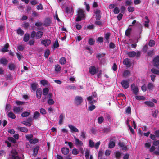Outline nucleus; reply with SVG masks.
Segmentation results:
<instances>
[{"label":"nucleus","mask_w":159,"mask_h":159,"mask_svg":"<svg viewBox=\"0 0 159 159\" xmlns=\"http://www.w3.org/2000/svg\"><path fill=\"white\" fill-rule=\"evenodd\" d=\"M89 43L90 45H93L94 43V41L92 39H89Z\"/></svg>","instance_id":"62"},{"label":"nucleus","mask_w":159,"mask_h":159,"mask_svg":"<svg viewBox=\"0 0 159 159\" xmlns=\"http://www.w3.org/2000/svg\"><path fill=\"white\" fill-rule=\"evenodd\" d=\"M10 156L11 159H20L18 157L17 152L15 149H12L11 152Z\"/></svg>","instance_id":"3"},{"label":"nucleus","mask_w":159,"mask_h":159,"mask_svg":"<svg viewBox=\"0 0 159 159\" xmlns=\"http://www.w3.org/2000/svg\"><path fill=\"white\" fill-rule=\"evenodd\" d=\"M154 87V86L153 84L149 83H148L147 88L149 90H152Z\"/></svg>","instance_id":"29"},{"label":"nucleus","mask_w":159,"mask_h":159,"mask_svg":"<svg viewBox=\"0 0 159 159\" xmlns=\"http://www.w3.org/2000/svg\"><path fill=\"white\" fill-rule=\"evenodd\" d=\"M85 18V15L84 11L81 9L79 10L78 11L77 17L76 20L77 21H79L84 20Z\"/></svg>","instance_id":"1"},{"label":"nucleus","mask_w":159,"mask_h":159,"mask_svg":"<svg viewBox=\"0 0 159 159\" xmlns=\"http://www.w3.org/2000/svg\"><path fill=\"white\" fill-rule=\"evenodd\" d=\"M130 74V72L128 70H125L123 73V76L125 77L128 76Z\"/></svg>","instance_id":"38"},{"label":"nucleus","mask_w":159,"mask_h":159,"mask_svg":"<svg viewBox=\"0 0 159 159\" xmlns=\"http://www.w3.org/2000/svg\"><path fill=\"white\" fill-rule=\"evenodd\" d=\"M131 89L134 94L137 95L138 94L139 91L138 87L134 84H131Z\"/></svg>","instance_id":"4"},{"label":"nucleus","mask_w":159,"mask_h":159,"mask_svg":"<svg viewBox=\"0 0 159 159\" xmlns=\"http://www.w3.org/2000/svg\"><path fill=\"white\" fill-rule=\"evenodd\" d=\"M40 114L37 111H35L34 114L33 118L34 119H37L39 117Z\"/></svg>","instance_id":"32"},{"label":"nucleus","mask_w":159,"mask_h":159,"mask_svg":"<svg viewBox=\"0 0 159 159\" xmlns=\"http://www.w3.org/2000/svg\"><path fill=\"white\" fill-rule=\"evenodd\" d=\"M75 102L77 105H80L82 102V98L81 96H76L75 98Z\"/></svg>","instance_id":"9"},{"label":"nucleus","mask_w":159,"mask_h":159,"mask_svg":"<svg viewBox=\"0 0 159 159\" xmlns=\"http://www.w3.org/2000/svg\"><path fill=\"white\" fill-rule=\"evenodd\" d=\"M123 64L125 65L127 67H130L131 66V63L129 59L126 58L124 60Z\"/></svg>","instance_id":"15"},{"label":"nucleus","mask_w":159,"mask_h":159,"mask_svg":"<svg viewBox=\"0 0 159 159\" xmlns=\"http://www.w3.org/2000/svg\"><path fill=\"white\" fill-rule=\"evenodd\" d=\"M144 103L145 104L151 107H152L154 105V104L150 101H145Z\"/></svg>","instance_id":"28"},{"label":"nucleus","mask_w":159,"mask_h":159,"mask_svg":"<svg viewBox=\"0 0 159 159\" xmlns=\"http://www.w3.org/2000/svg\"><path fill=\"white\" fill-rule=\"evenodd\" d=\"M113 12L115 14H118L120 12L119 8L118 7H116L114 9Z\"/></svg>","instance_id":"51"},{"label":"nucleus","mask_w":159,"mask_h":159,"mask_svg":"<svg viewBox=\"0 0 159 159\" xmlns=\"http://www.w3.org/2000/svg\"><path fill=\"white\" fill-rule=\"evenodd\" d=\"M36 97L38 99H40L41 97L42 90L40 88L38 89L36 92Z\"/></svg>","instance_id":"16"},{"label":"nucleus","mask_w":159,"mask_h":159,"mask_svg":"<svg viewBox=\"0 0 159 159\" xmlns=\"http://www.w3.org/2000/svg\"><path fill=\"white\" fill-rule=\"evenodd\" d=\"M79 152L77 149L76 148H74L72 151V153L74 155H77L78 153Z\"/></svg>","instance_id":"60"},{"label":"nucleus","mask_w":159,"mask_h":159,"mask_svg":"<svg viewBox=\"0 0 159 159\" xmlns=\"http://www.w3.org/2000/svg\"><path fill=\"white\" fill-rule=\"evenodd\" d=\"M130 123L132 124L134 128L136 129V125L135 121L133 120L132 118H129V119H128L127 120V124L129 128L131 133L134 134V130L132 128L130 125Z\"/></svg>","instance_id":"2"},{"label":"nucleus","mask_w":159,"mask_h":159,"mask_svg":"<svg viewBox=\"0 0 159 159\" xmlns=\"http://www.w3.org/2000/svg\"><path fill=\"white\" fill-rule=\"evenodd\" d=\"M104 120L103 117L101 116L98 118V122L99 123H102Z\"/></svg>","instance_id":"55"},{"label":"nucleus","mask_w":159,"mask_h":159,"mask_svg":"<svg viewBox=\"0 0 159 159\" xmlns=\"http://www.w3.org/2000/svg\"><path fill=\"white\" fill-rule=\"evenodd\" d=\"M51 23V20L50 18H46L44 22V24L46 26H49Z\"/></svg>","instance_id":"19"},{"label":"nucleus","mask_w":159,"mask_h":159,"mask_svg":"<svg viewBox=\"0 0 159 159\" xmlns=\"http://www.w3.org/2000/svg\"><path fill=\"white\" fill-rule=\"evenodd\" d=\"M9 45L8 43H7L4 45L3 48H2L1 50V52H5L7 51H8V48L9 47Z\"/></svg>","instance_id":"18"},{"label":"nucleus","mask_w":159,"mask_h":159,"mask_svg":"<svg viewBox=\"0 0 159 159\" xmlns=\"http://www.w3.org/2000/svg\"><path fill=\"white\" fill-rule=\"evenodd\" d=\"M41 84L43 86H45L48 84V81L46 80H42L40 81Z\"/></svg>","instance_id":"47"},{"label":"nucleus","mask_w":159,"mask_h":159,"mask_svg":"<svg viewBox=\"0 0 159 159\" xmlns=\"http://www.w3.org/2000/svg\"><path fill=\"white\" fill-rule=\"evenodd\" d=\"M15 67V65L13 64H10L9 65V68L11 70L14 69Z\"/></svg>","instance_id":"52"},{"label":"nucleus","mask_w":159,"mask_h":159,"mask_svg":"<svg viewBox=\"0 0 159 159\" xmlns=\"http://www.w3.org/2000/svg\"><path fill=\"white\" fill-rule=\"evenodd\" d=\"M50 50L48 49L45 52V54H44L45 57L46 58H48V56L50 54Z\"/></svg>","instance_id":"48"},{"label":"nucleus","mask_w":159,"mask_h":159,"mask_svg":"<svg viewBox=\"0 0 159 159\" xmlns=\"http://www.w3.org/2000/svg\"><path fill=\"white\" fill-rule=\"evenodd\" d=\"M8 116L9 117L13 119H15L16 118L15 115L11 112H8Z\"/></svg>","instance_id":"31"},{"label":"nucleus","mask_w":159,"mask_h":159,"mask_svg":"<svg viewBox=\"0 0 159 159\" xmlns=\"http://www.w3.org/2000/svg\"><path fill=\"white\" fill-rule=\"evenodd\" d=\"M136 53L134 51L130 52L128 53L129 57H133L136 56Z\"/></svg>","instance_id":"36"},{"label":"nucleus","mask_w":159,"mask_h":159,"mask_svg":"<svg viewBox=\"0 0 159 159\" xmlns=\"http://www.w3.org/2000/svg\"><path fill=\"white\" fill-rule=\"evenodd\" d=\"M151 71L153 73L157 74L159 75V70H157L155 68H152L151 69Z\"/></svg>","instance_id":"45"},{"label":"nucleus","mask_w":159,"mask_h":159,"mask_svg":"<svg viewBox=\"0 0 159 159\" xmlns=\"http://www.w3.org/2000/svg\"><path fill=\"white\" fill-rule=\"evenodd\" d=\"M126 112L128 114H130L131 113V109L130 107H128L126 110Z\"/></svg>","instance_id":"61"},{"label":"nucleus","mask_w":159,"mask_h":159,"mask_svg":"<svg viewBox=\"0 0 159 159\" xmlns=\"http://www.w3.org/2000/svg\"><path fill=\"white\" fill-rule=\"evenodd\" d=\"M29 35L28 34H25L23 38V40L25 42H27L29 39Z\"/></svg>","instance_id":"35"},{"label":"nucleus","mask_w":159,"mask_h":159,"mask_svg":"<svg viewBox=\"0 0 159 159\" xmlns=\"http://www.w3.org/2000/svg\"><path fill=\"white\" fill-rule=\"evenodd\" d=\"M100 13V11L99 10H97L95 11V14L96 15V18L97 20H99L101 18Z\"/></svg>","instance_id":"22"},{"label":"nucleus","mask_w":159,"mask_h":159,"mask_svg":"<svg viewBox=\"0 0 159 159\" xmlns=\"http://www.w3.org/2000/svg\"><path fill=\"white\" fill-rule=\"evenodd\" d=\"M55 69L56 71H59L61 70V67L60 65H56L55 66Z\"/></svg>","instance_id":"49"},{"label":"nucleus","mask_w":159,"mask_h":159,"mask_svg":"<svg viewBox=\"0 0 159 159\" xmlns=\"http://www.w3.org/2000/svg\"><path fill=\"white\" fill-rule=\"evenodd\" d=\"M38 142L39 140L37 138H33L29 140V142L30 144H35Z\"/></svg>","instance_id":"21"},{"label":"nucleus","mask_w":159,"mask_h":159,"mask_svg":"<svg viewBox=\"0 0 159 159\" xmlns=\"http://www.w3.org/2000/svg\"><path fill=\"white\" fill-rule=\"evenodd\" d=\"M96 93H93V96H89L87 98V100L89 102V103L92 104L93 102L92 99L93 98H94L96 96Z\"/></svg>","instance_id":"12"},{"label":"nucleus","mask_w":159,"mask_h":159,"mask_svg":"<svg viewBox=\"0 0 159 159\" xmlns=\"http://www.w3.org/2000/svg\"><path fill=\"white\" fill-rule=\"evenodd\" d=\"M66 11L67 14H70L71 15H72L74 12L73 8L70 7H66Z\"/></svg>","instance_id":"14"},{"label":"nucleus","mask_w":159,"mask_h":159,"mask_svg":"<svg viewBox=\"0 0 159 159\" xmlns=\"http://www.w3.org/2000/svg\"><path fill=\"white\" fill-rule=\"evenodd\" d=\"M121 84L122 87L125 89H127L129 86V80H123L121 81Z\"/></svg>","instance_id":"5"},{"label":"nucleus","mask_w":159,"mask_h":159,"mask_svg":"<svg viewBox=\"0 0 159 159\" xmlns=\"http://www.w3.org/2000/svg\"><path fill=\"white\" fill-rule=\"evenodd\" d=\"M39 148L38 146H36L33 150V155L34 156H36L38 154Z\"/></svg>","instance_id":"25"},{"label":"nucleus","mask_w":159,"mask_h":159,"mask_svg":"<svg viewBox=\"0 0 159 159\" xmlns=\"http://www.w3.org/2000/svg\"><path fill=\"white\" fill-rule=\"evenodd\" d=\"M20 129L21 131L24 132H26L28 131V129L25 127H21L20 128Z\"/></svg>","instance_id":"54"},{"label":"nucleus","mask_w":159,"mask_h":159,"mask_svg":"<svg viewBox=\"0 0 159 159\" xmlns=\"http://www.w3.org/2000/svg\"><path fill=\"white\" fill-rule=\"evenodd\" d=\"M89 146L91 148H93L94 146V143L92 140L90 139L89 140Z\"/></svg>","instance_id":"43"},{"label":"nucleus","mask_w":159,"mask_h":159,"mask_svg":"<svg viewBox=\"0 0 159 159\" xmlns=\"http://www.w3.org/2000/svg\"><path fill=\"white\" fill-rule=\"evenodd\" d=\"M51 43V41L49 39H45L43 40L41 42L42 44L45 47L49 46Z\"/></svg>","instance_id":"11"},{"label":"nucleus","mask_w":159,"mask_h":159,"mask_svg":"<svg viewBox=\"0 0 159 159\" xmlns=\"http://www.w3.org/2000/svg\"><path fill=\"white\" fill-rule=\"evenodd\" d=\"M74 139H75V144L77 147H80L83 146V143L81 141L75 137H74Z\"/></svg>","instance_id":"8"},{"label":"nucleus","mask_w":159,"mask_h":159,"mask_svg":"<svg viewBox=\"0 0 159 159\" xmlns=\"http://www.w3.org/2000/svg\"><path fill=\"white\" fill-rule=\"evenodd\" d=\"M136 99L139 100H144L145 99V97L142 96H135Z\"/></svg>","instance_id":"30"},{"label":"nucleus","mask_w":159,"mask_h":159,"mask_svg":"<svg viewBox=\"0 0 159 159\" xmlns=\"http://www.w3.org/2000/svg\"><path fill=\"white\" fill-rule=\"evenodd\" d=\"M68 126L70 129V132L72 133L78 132L79 131L77 128L72 125H68Z\"/></svg>","instance_id":"10"},{"label":"nucleus","mask_w":159,"mask_h":159,"mask_svg":"<svg viewBox=\"0 0 159 159\" xmlns=\"http://www.w3.org/2000/svg\"><path fill=\"white\" fill-rule=\"evenodd\" d=\"M155 45V42L154 40H151L149 41L148 45L150 47H153Z\"/></svg>","instance_id":"40"},{"label":"nucleus","mask_w":159,"mask_h":159,"mask_svg":"<svg viewBox=\"0 0 159 159\" xmlns=\"http://www.w3.org/2000/svg\"><path fill=\"white\" fill-rule=\"evenodd\" d=\"M8 139L9 141L13 143H15L16 142V140L12 137H9Z\"/></svg>","instance_id":"41"},{"label":"nucleus","mask_w":159,"mask_h":159,"mask_svg":"<svg viewBox=\"0 0 159 159\" xmlns=\"http://www.w3.org/2000/svg\"><path fill=\"white\" fill-rule=\"evenodd\" d=\"M128 11L130 12H132L134 11L135 8L134 7L129 6L127 8Z\"/></svg>","instance_id":"42"},{"label":"nucleus","mask_w":159,"mask_h":159,"mask_svg":"<svg viewBox=\"0 0 159 159\" xmlns=\"http://www.w3.org/2000/svg\"><path fill=\"white\" fill-rule=\"evenodd\" d=\"M23 109V107L21 106H14L13 108V111L15 113H18L21 112L22 111Z\"/></svg>","instance_id":"6"},{"label":"nucleus","mask_w":159,"mask_h":159,"mask_svg":"<svg viewBox=\"0 0 159 159\" xmlns=\"http://www.w3.org/2000/svg\"><path fill=\"white\" fill-rule=\"evenodd\" d=\"M96 71L95 67L93 66H91L89 68V72L91 75L95 74Z\"/></svg>","instance_id":"13"},{"label":"nucleus","mask_w":159,"mask_h":159,"mask_svg":"<svg viewBox=\"0 0 159 159\" xmlns=\"http://www.w3.org/2000/svg\"><path fill=\"white\" fill-rule=\"evenodd\" d=\"M131 30V29L130 28H129L126 30V31H125V35L127 36H129L130 34Z\"/></svg>","instance_id":"44"},{"label":"nucleus","mask_w":159,"mask_h":159,"mask_svg":"<svg viewBox=\"0 0 159 159\" xmlns=\"http://www.w3.org/2000/svg\"><path fill=\"white\" fill-rule=\"evenodd\" d=\"M30 112H25L22 113L21 114V116L22 117H26L30 115Z\"/></svg>","instance_id":"56"},{"label":"nucleus","mask_w":159,"mask_h":159,"mask_svg":"<svg viewBox=\"0 0 159 159\" xmlns=\"http://www.w3.org/2000/svg\"><path fill=\"white\" fill-rule=\"evenodd\" d=\"M8 61L4 58H2L0 59V63L3 65H6L8 63Z\"/></svg>","instance_id":"20"},{"label":"nucleus","mask_w":159,"mask_h":159,"mask_svg":"<svg viewBox=\"0 0 159 159\" xmlns=\"http://www.w3.org/2000/svg\"><path fill=\"white\" fill-rule=\"evenodd\" d=\"M119 145L122 148V150L126 151L127 150V147L125 146L122 142H119L118 143Z\"/></svg>","instance_id":"26"},{"label":"nucleus","mask_w":159,"mask_h":159,"mask_svg":"<svg viewBox=\"0 0 159 159\" xmlns=\"http://www.w3.org/2000/svg\"><path fill=\"white\" fill-rule=\"evenodd\" d=\"M37 84L36 83H33L31 84V88L34 91H35L37 88Z\"/></svg>","instance_id":"46"},{"label":"nucleus","mask_w":159,"mask_h":159,"mask_svg":"<svg viewBox=\"0 0 159 159\" xmlns=\"http://www.w3.org/2000/svg\"><path fill=\"white\" fill-rule=\"evenodd\" d=\"M43 35V33L41 31H38L36 33V37L37 39L40 38Z\"/></svg>","instance_id":"27"},{"label":"nucleus","mask_w":159,"mask_h":159,"mask_svg":"<svg viewBox=\"0 0 159 159\" xmlns=\"http://www.w3.org/2000/svg\"><path fill=\"white\" fill-rule=\"evenodd\" d=\"M17 33L18 34L21 36L23 35L24 34L23 31L20 28L18 29L17 30Z\"/></svg>","instance_id":"39"},{"label":"nucleus","mask_w":159,"mask_h":159,"mask_svg":"<svg viewBox=\"0 0 159 159\" xmlns=\"http://www.w3.org/2000/svg\"><path fill=\"white\" fill-rule=\"evenodd\" d=\"M61 151L62 154L64 155H67L69 152V150L68 148H61Z\"/></svg>","instance_id":"17"},{"label":"nucleus","mask_w":159,"mask_h":159,"mask_svg":"<svg viewBox=\"0 0 159 159\" xmlns=\"http://www.w3.org/2000/svg\"><path fill=\"white\" fill-rule=\"evenodd\" d=\"M33 137V135L32 134L30 135H27L26 136V139L29 141L31 139H32V138Z\"/></svg>","instance_id":"59"},{"label":"nucleus","mask_w":159,"mask_h":159,"mask_svg":"<svg viewBox=\"0 0 159 159\" xmlns=\"http://www.w3.org/2000/svg\"><path fill=\"white\" fill-rule=\"evenodd\" d=\"M49 92V89H48L47 88H45L43 89V95L45 96L47 95Z\"/></svg>","instance_id":"33"},{"label":"nucleus","mask_w":159,"mask_h":159,"mask_svg":"<svg viewBox=\"0 0 159 159\" xmlns=\"http://www.w3.org/2000/svg\"><path fill=\"white\" fill-rule=\"evenodd\" d=\"M154 49H153L148 51L147 54L148 56H151L154 54Z\"/></svg>","instance_id":"50"},{"label":"nucleus","mask_w":159,"mask_h":159,"mask_svg":"<svg viewBox=\"0 0 159 159\" xmlns=\"http://www.w3.org/2000/svg\"><path fill=\"white\" fill-rule=\"evenodd\" d=\"M144 20V26L146 27L149 26L148 24L149 22V20L147 16H146Z\"/></svg>","instance_id":"23"},{"label":"nucleus","mask_w":159,"mask_h":159,"mask_svg":"<svg viewBox=\"0 0 159 159\" xmlns=\"http://www.w3.org/2000/svg\"><path fill=\"white\" fill-rule=\"evenodd\" d=\"M121 156V153L119 152H116V156L117 158H120Z\"/></svg>","instance_id":"58"},{"label":"nucleus","mask_w":159,"mask_h":159,"mask_svg":"<svg viewBox=\"0 0 159 159\" xmlns=\"http://www.w3.org/2000/svg\"><path fill=\"white\" fill-rule=\"evenodd\" d=\"M65 116L64 115L62 114H61L59 117V124H61L63 122V120Z\"/></svg>","instance_id":"24"},{"label":"nucleus","mask_w":159,"mask_h":159,"mask_svg":"<svg viewBox=\"0 0 159 159\" xmlns=\"http://www.w3.org/2000/svg\"><path fill=\"white\" fill-rule=\"evenodd\" d=\"M132 3V2L131 0H126L125 1L126 6L130 5Z\"/></svg>","instance_id":"57"},{"label":"nucleus","mask_w":159,"mask_h":159,"mask_svg":"<svg viewBox=\"0 0 159 159\" xmlns=\"http://www.w3.org/2000/svg\"><path fill=\"white\" fill-rule=\"evenodd\" d=\"M153 153L156 155H159V146H158L157 150L155 151Z\"/></svg>","instance_id":"64"},{"label":"nucleus","mask_w":159,"mask_h":159,"mask_svg":"<svg viewBox=\"0 0 159 159\" xmlns=\"http://www.w3.org/2000/svg\"><path fill=\"white\" fill-rule=\"evenodd\" d=\"M66 61V59L64 57L61 58L59 60L60 63L61 64H65Z\"/></svg>","instance_id":"34"},{"label":"nucleus","mask_w":159,"mask_h":159,"mask_svg":"<svg viewBox=\"0 0 159 159\" xmlns=\"http://www.w3.org/2000/svg\"><path fill=\"white\" fill-rule=\"evenodd\" d=\"M48 103L49 105H52L54 103V102L52 99H49L48 100Z\"/></svg>","instance_id":"53"},{"label":"nucleus","mask_w":159,"mask_h":159,"mask_svg":"<svg viewBox=\"0 0 159 159\" xmlns=\"http://www.w3.org/2000/svg\"><path fill=\"white\" fill-rule=\"evenodd\" d=\"M37 9L38 10H43V7L41 4H39L37 6Z\"/></svg>","instance_id":"63"},{"label":"nucleus","mask_w":159,"mask_h":159,"mask_svg":"<svg viewBox=\"0 0 159 159\" xmlns=\"http://www.w3.org/2000/svg\"><path fill=\"white\" fill-rule=\"evenodd\" d=\"M154 66L157 68H159V56L156 57L153 60Z\"/></svg>","instance_id":"7"},{"label":"nucleus","mask_w":159,"mask_h":159,"mask_svg":"<svg viewBox=\"0 0 159 159\" xmlns=\"http://www.w3.org/2000/svg\"><path fill=\"white\" fill-rule=\"evenodd\" d=\"M115 146V143L113 141H110L108 145V147L109 148H112Z\"/></svg>","instance_id":"37"}]
</instances>
